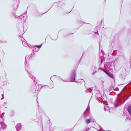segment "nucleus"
Listing matches in <instances>:
<instances>
[{"mask_svg":"<svg viewBox=\"0 0 131 131\" xmlns=\"http://www.w3.org/2000/svg\"><path fill=\"white\" fill-rule=\"evenodd\" d=\"M120 74L121 76L126 77L128 74V72L126 68L124 67H122L120 69Z\"/></svg>","mask_w":131,"mask_h":131,"instance_id":"nucleus-1","label":"nucleus"},{"mask_svg":"<svg viewBox=\"0 0 131 131\" xmlns=\"http://www.w3.org/2000/svg\"><path fill=\"white\" fill-rule=\"evenodd\" d=\"M110 77H111V78H113V75L111 73V72L110 71H106V72H105Z\"/></svg>","mask_w":131,"mask_h":131,"instance_id":"nucleus-2","label":"nucleus"},{"mask_svg":"<svg viewBox=\"0 0 131 131\" xmlns=\"http://www.w3.org/2000/svg\"><path fill=\"white\" fill-rule=\"evenodd\" d=\"M127 110L129 113L130 114L131 113V106L130 105L128 106Z\"/></svg>","mask_w":131,"mask_h":131,"instance_id":"nucleus-3","label":"nucleus"},{"mask_svg":"<svg viewBox=\"0 0 131 131\" xmlns=\"http://www.w3.org/2000/svg\"><path fill=\"white\" fill-rule=\"evenodd\" d=\"M91 119H89L87 120L86 121V123H89L91 122Z\"/></svg>","mask_w":131,"mask_h":131,"instance_id":"nucleus-4","label":"nucleus"},{"mask_svg":"<svg viewBox=\"0 0 131 131\" xmlns=\"http://www.w3.org/2000/svg\"><path fill=\"white\" fill-rule=\"evenodd\" d=\"M20 124H17L16 126V128H17L18 127H20Z\"/></svg>","mask_w":131,"mask_h":131,"instance_id":"nucleus-5","label":"nucleus"},{"mask_svg":"<svg viewBox=\"0 0 131 131\" xmlns=\"http://www.w3.org/2000/svg\"><path fill=\"white\" fill-rule=\"evenodd\" d=\"M36 47L38 48H40L41 47V46H36Z\"/></svg>","mask_w":131,"mask_h":131,"instance_id":"nucleus-6","label":"nucleus"},{"mask_svg":"<svg viewBox=\"0 0 131 131\" xmlns=\"http://www.w3.org/2000/svg\"><path fill=\"white\" fill-rule=\"evenodd\" d=\"M5 76H4V79H5Z\"/></svg>","mask_w":131,"mask_h":131,"instance_id":"nucleus-7","label":"nucleus"}]
</instances>
